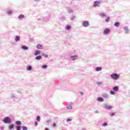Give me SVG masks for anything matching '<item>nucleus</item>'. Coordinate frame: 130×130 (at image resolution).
I'll return each instance as SVG.
<instances>
[{
  "mask_svg": "<svg viewBox=\"0 0 130 130\" xmlns=\"http://www.w3.org/2000/svg\"><path fill=\"white\" fill-rule=\"evenodd\" d=\"M119 77H120V76L116 73L113 74L111 75V78L113 79V80H118V79H119Z\"/></svg>",
  "mask_w": 130,
  "mask_h": 130,
  "instance_id": "f257e3e1",
  "label": "nucleus"
},
{
  "mask_svg": "<svg viewBox=\"0 0 130 130\" xmlns=\"http://www.w3.org/2000/svg\"><path fill=\"white\" fill-rule=\"evenodd\" d=\"M3 121H4L5 123H11V119H10V117H7L4 118Z\"/></svg>",
  "mask_w": 130,
  "mask_h": 130,
  "instance_id": "f03ea898",
  "label": "nucleus"
},
{
  "mask_svg": "<svg viewBox=\"0 0 130 130\" xmlns=\"http://www.w3.org/2000/svg\"><path fill=\"white\" fill-rule=\"evenodd\" d=\"M100 5V2L99 1H95L94 2L93 6L96 8V7H98Z\"/></svg>",
  "mask_w": 130,
  "mask_h": 130,
  "instance_id": "7ed1b4c3",
  "label": "nucleus"
},
{
  "mask_svg": "<svg viewBox=\"0 0 130 130\" xmlns=\"http://www.w3.org/2000/svg\"><path fill=\"white\" fill-rule=\"evenodd\" d=\"M83 27H88L89 26V22L88 21H84L83 23Z\"/></svg>",
  "mask_w": 130,
  "mask_h": 130,
  "instance_id": "20e7f679",
  "label": "nucleus"
},
{
  "mask_svg": "<svg viewBox=\"0 0 130 130\" xmlns=\"http://www.w3.org/2000/svg\"><path fill=\"white\" fill-rule=\"evenodd\" d=\"M109 32H110V30H109V29L108 28H106L104 31V34H108V33H109Z\"/></svg>",
  "mask_w": 130,
  "mask_h": 130,
  "instance_id": "39448f33",
  "label": "nucleus"
},
{
  "mask_svg": "<svg viewBox=\"0 0 130 130\" xmlns=\"http://www.w3.org/2000/svg\"><path fill=\"white\" fill-rule=\"evenodd\" d=\"M20 39H21V38L20 37V36H17L16 37V38H15V41H16V42H18L20 41Z\"/></svg>",
  "mask_w": 130,
  "mask_h": 130,
  "instance_id": "423d86ee",
  "label": "nucleus"
},
{
  "mask_svg": "<svg viewBox=\"0 0 130 130\" xmlns=\"http://www.w3.org/2000/svg\"><path fill=\"white\" fill-rule=\"evenodd\" d=\"M25 18V16L23 14H21L18 16L19 20H22V19Z\"/></svg>",
  "mask_w": 130,
  "mask_h": 130,
  "instance_id": "0eeeda50",
  "label": "nucleus"
},
{
  "mask_svg": "<svg viewBox=\"0 0 130 130\" xmlns=\"http://www.w3.org/2000/svg\"><path fill=\"white\" fill-rule=\"evenodd\" d=\"M71 58H72V60H76V59H77V58H78V56H77V55L72 56H71Z\"/></svg>",
  "mask_w": 130,
  "mask_h": 130,
  "instance_id": "6e6552de",
  "label": "nucleus"
},
{
  "mask_svg": "<svg viewBox=\"0 0 130 130\" xmlns=\"http://www.w3.org/2000/svg\"><path fill=\"white\" fill-rule=\"evenodd\" d=\"M105 108H106V109H111L112 108V107H111V106L106 105L105 106Z\"/></svg>",
  "mask_w": 130,
  "mask_h": 130,
  "instance_id": "1a4fd4ad",
  "label": "nucleus"
},
{
  "mask_svg": "<svg viewBox=\"0 0 130 130\" xmlns=\"http://www.w3.org/2000/svg\"><path fill=\"white\" fill-rule=\"evenodd\" d=\"M37 48H38V49H42V45L41 44L37 45Z\"/></svg>",
  "mask_w": 130,
  "mask_h": 130,
  "instance_id": "9d476101",
  "label": "nucleus"
},
{
  "mask_svg": "<svg viewBox=\"0 0 130 130\" xmlns=\"http://www.w3.org/2000/svg\"><path fill=\"white\" fill-rule=\"evenodd\" d=\"M41 58H42V56L41 55L36 57V59H37V60H39V59H41Z\"/></svg>",
  "mask_w": 130,
  "mask_h": 130,
  "instance_id": "9b49d317",
  "label": "nucleus"
},
{
  "mask_svg": "<svg viewBox=\"0 0 130 130\" xmlns=\"http://www.w3.org/2000/svg\"><path fill=\"white\" fill-rule=\"evenodd\" d=\"M102 70V68H101V67H98L95 68V71L96 72H100V71H101Z\"/></svg>",
  "mask_w": 130,
  "mask_h": 130,
  "instance_id": "f8f14e48",
  "label": "nucleus"
},
{
  "mask_svg": "<svg viewBox=\"0 0 130 130\" xmlns=\"http://www.w3.org/2000/svg\"><path fill=\"white\" fill-rule=\"evenodd\" d=\"M113 90L116 92V91H118V87L117 86L114 87L113 88Z\"/></svg>",
  "mask_w": 130,
  "mask_h": 130,
  "instance_id": "ddd939ff",
  "label": "nucleus"
},
{
  "mask_svg": "<svg viewBox=\"0 0 130 130\" xmlns=\"http://www.w3.org/2000/svg\"><path fill=\"white\" fill-rule=\"evenodd\" d=\"M114 26H115V27H119V22H115Z\"/></svg>",
  "mask_w": 130,
  "mask_h": 130,
  "instance_id": "4468645a",
  "label": "nucleus"
},
{
  "mask_svg": "<svg viewBox=\"0 0 130 130\" xmlns=\"http://www.w3.org/2000/svg\"><path fill=\"white\" fill-rule=\"evenodd\" d=\"M41 52L39 51H36L35 52V55H38V54H40Z\"/></svg>",
  "mask_w": 130,
  "mask_h": 130,
  "instance_id": "2eb2a0df",
  "label": "nucleus"
},
{
  "mask_svg": "<svg viewBox=\"0 0 130 130\" xmlns=\"http://www.w3.org/2000/svg\"><path fill=\"white\" fill-rule=\"evenodd\" d=\"M9 128H10V129H13V128H14V125L13 124H10L9 125Z\"/></svg>",
  "mask_w": 130,
  "mask_h": 130,
  "instance_id": "dca6fc26",
  "label": "nucleus"
},
{
  "mask_svg": "<svg viewBox=\"0 0 130 130\" xmlns=\"http://www.w3.org/2000/svg\"><path fill=\"white\" fill-rule=\"evenodd\" d=\"M22 48L25 50H28V47H27L26 46H22Z\"/></svg>",
  "mask_w": 130,
  "mask_h": 130,
  "instance_id": "f3484780",
  "label": "nucleus"
},
{
  "mask_svg": "<svg viewBox=\"0 0 130 130\" xmlns=\"http://www.w3.org/2000/svg\"><path fill=\"white\" fill-rule=\"evenodd\" d=\"M42 56H44V57H45L46 58L48 57V55H47V54L46 53L42 54Z\"/></svg>",
  "mask_w": 130,
  "mask_h": 130,
  "instance_id": "a211bd4d",
  "label": "nucleus"
},
{
  "mask_svg": "<svg viewBox=\"0 0 130 130\" xmlns=\"http://www.w3.org/2000/svg\"><path fill=\"white\" fill-rule=\"evenodd\" d=\"M98 100V101H100V102H102V101H103V99L102 98H99Z\"/></svg>",
  "mask_w": 130,
  "mask_h": 130,
  "instance_id": "6ab92c4d",
  "label": "nucleus"
},
{
  "mask_svg": "<svg viewBox=\"0 0 130 130\" xmlns=\"http://www.w3.org/2000/svg\"><path fill=\"white\" fill-rule=\"evenodd\" d=\"M71 25H67L66 26L67 30H70L71 29Z\"/></svg>",
  "mask_w": 130,
  "mask_h": 130,
  "instance_id": "aec40b11",
  "label": "nucleus"
},
{
  "mask_svg": "<svg viewBox=\"0 0 130 130\" xmlns=\"http://www.w3.org/2000/svg\"><path fill=\"white\" fill-rule=\"evenodd\" d=\"M100 16L101 17H105V14L103 12H102L101 14H100Z\"/></svg>",
  "mask_w": 130,
  "mask_h": 130,
  "instance_id": "412c9836",
  "label": "nucleus"
},
{
  "mask_svg": "<svg viewBox=\"0 0 130 130\" xmlns=\"http://www.w3.org/2000/svg\"><path fill=\"white\" fill-rule=\"evenodd\" d=\"M22 129L23 130H27V129H28V128H27V127H26L25 126H22Z\"/></svg>",
  "mask_w": 130,
  "mask_h": 130,
  "instance_id": "4be33fe9",
  "label": "nucleus"
},
{
  "mask_svg": "<svg viewBox=\"0 0 130 130\" xmlns=\"http://www.w3.org/2000/svg\"><path fill=\"white\" fill-rule=\"evenodd\" d=\"M27 70V71H31V70H32V68L31 67V66H28Z\"/></svg>",
  "mask_w": 130,
  "mask_h": 130,
  "instance_id": "5701e85b",
  "label": "nucleus"
},
{
  "mask_svg": "<svg viewBox=\"0 0 130 130\" xmlns=\"http://www.w3.org/2000/svg\"><path fill=\"white\" fill-rule=\"evenodd\" d=\"M16 123H17L18 124V125H20L21 124V121H16Z\"/></svg>",
  "mask_w": 130,
  "mask_h": 130,
  "instance_id": "b1692460",
  "label": "nucleus"
},
{
  "mask_svg": "<svg viewBox=\"0 0 130 130\" xmlns=\"http://www.w3.org/2000/svg\"><path fill=\"white\" fill-rule=\"evenodd\" d=\"M106 22H109V21H110V18L108 17L106 20H105Z\"/></svg>",
  "mask_w": 130,
  "mask_h": 130,
  "instance_id": "393cba45",
  "label": "nucleus"
},
{
  "mask_svg": "<svg viewBox=\"0 0 130 130\" xmlns=\"http://www.w3.org/2000/svg\"><path fill=\"white\" fill-rule=\"evenodd\" d=\"M42 69H47V65H44L42 67Z\"/></svg>",
  "mask_w": 130,
  "mask_h": 130,
  "instance_id": "a878e982",
  "label": "nucleus"
},
{
  "mask_svg": "<svg viewBox=\"0 0 130 130\" xmlns=\"http://www.w3.org/2000/svg\"><path fill=\"white\" fill-rule=\"evenodd\" d=\"M37 121H39L40 120V116H37Z\"/></svg>",
  "mask_w": 130,
  "mask_h": 130,
  "instance_id": "bb28decb",
  "label": "nucleus"
},
{
  "mask_svg": "<svg viewBox=\"0 0 130 130\" xmlns=\"http://www.w3.org/2000/svg\"><path fill=\"white\" fill-rule=\"evenodd\" d=\"M110 94L111 95H114V94H115V92H114V91H110Z\"/></svg>",
  "mask_w": 130,
  "mask_h": 130,
  "instance_id": "cd10ccee",
  "label": "nucleus"
},
{
  "mask_svg": "<svg viewBox=\"0 0 130 130\" xmlns=\"http://www.w3.org/2000/svg\"><path fill=\"white\" fill-rule=\"evenodd\" d=\"M115 113H110L111 116H113L115 115Z\"/></svg>",
  "mask_w": 130,
  "mask_h": 130,
  "instance_id": "c85d7f7f",
  "label": "nucleus"
},
{
  "mask_svg": "<svg viewBox=\"0 0 130 130\" xmlns=\"http://www.w3.org/2000/svg\"><path fill=\"white\" fill-rule=\"evenodd\" d=\"M103 126H105L106 125H108V124L107 122H105L103 124Z\"/></svg>",
  "mask_w": 130,
  "mask_h": 130,
  "instance_id": "c756f323",
  "label": "nucleus"
},
{
  "mask_svg": "<svg viewBox=\"0 0 130 130\" xmlns=\"http://www.w3.org/2000/svg\"><path fill=\"white\" fill-rule=\"evenodd\" d=\"M52 126L53 127H55V126H56V124H55V123H53L52 124Z\"/></svg>",
  "mask_w": 130,
  "mask_h": 130,
  "instance_id": "7c9ffc66",
  "label": "nucleus"
},
{
  "mask_svg": "<svg viewBox=\"0 0 130 130\" xmlns=\"http://www.w3.org/2000/svg\"><path fill=\"white\" fill-rule=\"evenodd\" d=\"M72 106H69L67 108V109H68L69 110H70L71 109H72Z\"/></svg>",
  "mask_w": 130,
  "mask_h": 130,
  "instance_id": "2f4dec72",
  "label": "nucleus"
},
{
  "mask_svg": "<svg viewBox=\"0 0 130 130\" xmlns=\"http://www.w3.org/2000/svg\"><path fill=\"white\" fill-rule=\"evenodd\" d=\"M72 119H70V118L67 119V122L72 121Z\"/></svg>",
  "mask_w": 130,
  "mask_h": 130,
  "instance_id": "473e14b6",
  "label": "nucleus"
},
{
  "mask_svg": "<svg viewBox=\"0 0 130 130\" xmlns=\"http://www.w3.org/2000/svg\"><path fill=\"white\" fill-rule=\"evenodd\" d=\"M35 126H37L38 125V122L37 121L35 122Z\"/></svg>",
  "mask_w": 130,
  "mask_h": 130,
  "instance_id": "72a5a7b5",
  "label": "nucleus"
},
{
  "mask_svg": "<svg viewBox=\"0 0 130 130\" xmlns=\"http://www.w3.org/2000/svg\"><path fill=\"white\" fill-rule=\"evenodd\" d=\"M17 130H21V127H20V126H18V127H17Z\"/></svg>",
  "mask_w": 130,
  "mask_h": 130,
  "instance_id": "f704fd0d",
  "label": "nucleus"
},
{
  "mask_svg": "<svg viewBox=\"0 0 130 130\" xmlns=\"http://www.w3.org/2000/svg\"><path fill=\"white\" fill-rule=\"evenodd\" d=\"M124 30H125V31H127V30H128V28H127V27H124Z\"/></svg>",
  "mask_w": 130,
  "mask_h": 130,
  "instance_id": "c9c22d12",
  "label": "nucleus"
},
{
  "mask_svg": "<svg viewBox=\"0 0 130 130\" xmlns=\"http://www.w3.org/2000/svg\"><path fill=\"white\" fill-rule=\"evenodd\" d=\"M7 13H8V14H9V15H11V14H12V11H8Z\"/></svg>",
  "mask_w": 130,
  "mask_h": 130,
  "instance_id": "e433bc0d",
  "label": "nucleus"
},
{
  "mask_svg": "<svg viewBox=\"0 0 130 130\" xmlns=\"http://www.w3.org/2000/svg\"><path fill=\"white\" fill-rule=\"evenodd\" d=\"M107 94H105L104 95V97H105V98H107Z\"/></svg>",
  "mask_w": 130,
  "mask_h": 130,
  "instance_id": "4c0bfd02",
  "label": "nucleus"
},
{
  "mask_svg": "<svg viewBox=\"0 0 130 130\" xmlns=\"http://www.w3.org/2000/svg\"><path fill=\"white\" fill-rule=\"evenodd\" d=\"M45 130H49V129L46 128Z\"/></svg>",
  "mask_w": 130,
  "mask_h": 130,
  "instance_id": "58836bf2",
  "label": "nucleus"
},
{
  "mask_svg": "<svg viewBox=\"0 0 130 130\" xmlns=\"http://www.w3.org/2000/svg\"><path fill=\"white\" fill-rule=\"evenodd\" d=\"M81 95H83V92H81Z\"/></svg>",
  "mask_w": 130,
  "mask_h": 130,
  "instance_id": "ea45409f",
  "label": "nucleus"
}]
</instances>
